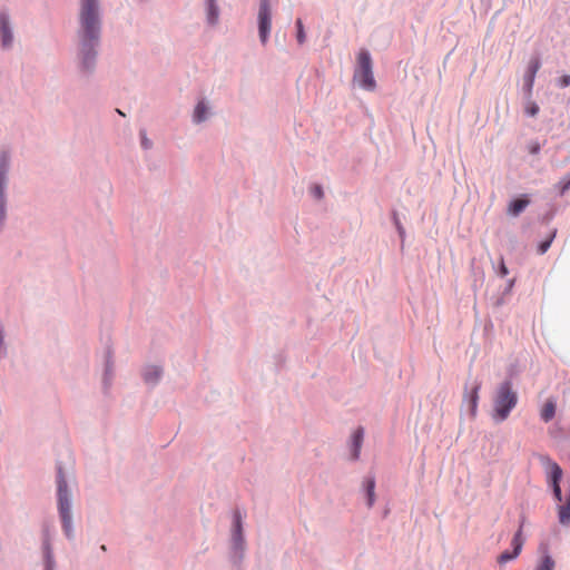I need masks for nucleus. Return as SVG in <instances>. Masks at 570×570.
I'll use <instances>...</instances> for the list:
<instances>
[{"mask_svg":"<svg viewBox=\"0 0 570 570\" xmlns=\"http://www.w3.org/2000/svg\"><path fill=\"white\" fill-rule=\"evenodd\" d=\"M80 55L83 69H90L94 65L96 51L95 47L100 36V17L98 0L80 1Z\"/></svg>","mask_w":570,"mask_h":570,"instance_id":"nucleus-1","label":"nucleus"},{"mask_svg":"<svg viewBox=\"0 0 570 570\" xmlns=\"http://www.w3.org/2000/svg\"><path fill=\"white\" fill-rule=\"evenodd\" d=\"M518 400V393L511 381L500 383L493 396L492 419L495 422L505 421L517 406Z\"/></svg>","mask_w":570,"mask_h":570,"instance_id":"nucleus-2","label":"nucleus"},{"mask_svg":"<svg viewBox=\"0 0 570 570\" xmlns=\"http://www.w3.org/2000/svg\"><path fill=\"white\" fill-rule=\"evenodd\" d=\"M353 81L365 90H374L376 82L373 76V63L367 50L361 49L357 55V63L353 75Z\"/></svg>","mask_w":570,"mask_h":570,"instance_id":"nucleus-3","label":"nucleus"},{"mask_svg":"<svg viewBox=\"0 0 570 570\" xmlns=\"http://www.w3.org/2000/svg\"><path fill=\"white\" fill-rule=\"evenodd\" d=\"M58 503L62 527L67 535H69L71 531L70 501L67 489V481L61 469L58 470Z\"/></svg>","mask_w":570,"mask_h":570,"instance_id":"nucleus-4","label":"nucleus"},{"mask_svg":"<svg viewBox=\"0 0 570 570\" xmlns=\"http://www.w3.org/2000/svg\"><path fill=\"white\" fill-rule=\"evenodd\" d=\"M272 26V12L269 0H261L258 10V31L263 45L267 42Z\"/></svg>","mask_w":570,"mask_h":570,"instance_id":"nucleus-5","label":"nucleus"},{"mask_svg":"<svg viewBox=\"0 0 570 570\" xmlns=\"http://www.w3.org/2000/svg\"><path fill=\"white\" fill-rule=\"evenodd\" d=\"M522 527H523V522H521L519 530L517 531V533L514 534V537L512 539L513 552H509V551L502 552L498 557L499 563H505V562L517 558L520 554L522 546H523Z\"/></svg>","mask_w":570,"mask_h":570,"instance_id":"nucleus-6","label":"nucleus"},{"mask_svg":"<svg viewBox=\"0 0 570 570\" xmlns=\"http://www.w3.org/2000/svg\"><path fill=\"white\" fill-rule=\"evenodd\" d=\"M8 169V158L2 156L0 159V224L6 218V199H4V186H6V173Z\"/></svg>","mask_w":570,"mask_h":570,"instance_id":"nucleus-7","label":"nucleus"},{"mask_svg":"<svg viewBox=\"0 0 570 570\" xmlns=\"http://www.w3.org/2000/svg\"><path fill=\"white\" fill-rule=\"evenodd\" d=\"M549 468H550V473H551V478L553 481V494L558 501H561L562 494H561L559 481L561 480V476H562V470L556 462H550Z\"/></svg>","mask_w":570,"mask_h":570,"instance_id":"nucleus-8","label":"nucleus"},{"mask_svg":"<svg viewBox=\"0 0 570 570\" xmlns=\"http://www.w3.org/2000/svg\"><path fill=\"white\" fill-rule=\"evenodd\" d=\"M541 67V62L538 58H532L529 62L527 73L524 76V83L528 89V91L532 90L534 78L538 72V70Z\"/></svg>","mask_w":570,"mask_h":570,"instance_id":"nucleus-9","label":"nucleus"},{"mask_svg":"<svg viewBox=\"0 0 570 570\" xmlns=\"http://www.w3.org/2000/svg\"><path fill=\"white\" fill-rule=\"evenodd\" d=\"M0 35L2 40V46L8 48L12 43V33L9 27V19L7 14L0 13Z\"/></svg>","mask_w":570,"mask_h":570,"instance_id":"nucleus-10","label":"nucleus"},{"mask_svg":"<svg viewBox=\"0 0 570 570\" xmlns=\"http://www.w3.org/2000/svg\"><path fill=\"white\" fill-rule=\"evenodd\" d=\"M364 438L363 428H358L352 435V459L357 460L360 456L362 443Z\"/></svg>","mask_w":570,"mask_h":570,"instance_id":"nucleus-11","label":"nucleus"},{"mask_svg":"<svg viewBox=\"0 0 570 570\" xmlns=\"http://www.w3.org/2000/svg\"><path fill=\"white\" fill-rule=\"evenodd\" d=\"M480 389H481V384L475 383L474 386L472 387V390L470 391V393L465 394V399H468L469 403H470V410H471L472 416H475V414H476Z\"/></svg>","mask_w":570,"mask_h":570,"instance_id":"nucleus-12","label":"nucleus"},{"mask_svg":"<svg viewBox=\"0 0 570 570\" xmlns=\"http://www.w3.org/2000/svg\"><path fill=\"white\" fill-rule=\"evenodd\" d=\"M556 415V402L548 400L540 411V416L544 422H550Z\"/></svg>","mask_w":570,"mask_h":570,"instance_id":"nucleus-13","label":"nucleus"},{"mask_svg":"<svg viewBox=\"0 0 570 570\" xmlns=\"http://www.w3.org/2000/svg\"><path fill=\"white\" fill-rule=\"evenodd\" d=\"M529 205V199L527 198H518L510 203L508 213L512 216H518L522 213L525 207Z\"/></svg>","mask_w":570,"mask_h":570,"instance_id":"nucleus-14","label":"nucleus"},{"mask_svg":"<svg viewBox=\"0 0 570 570\" xmlns=\"http://www.w3.org/2000/svg\"><path fill=\"white\" fill-rule=\"evenodd\" d=\"M365 488H366V493H367V505L372 507L375 501V492H374L375 480H374V478L371 476L365 480Z\"/></svg>","mask_w":570,"mask_h":570,"instance_id":"nucleus-15","label":"nucleus"},{"mask_svg":"<svg viewBox=\"0 0 570 570\" xmlns=\"http://www.w3.org/2000/svg\"><path fill=\"white\" fill-rule=\"evenodd\" d=\"M207 106L205 102L200 101L195 108L194 111V120L196 122L204 121L206 119Z\"/></svg>","mask_w":570,"mask_h":570,"instance_id":"nucleus-16","label":"nucleus"},{"mask_svg":"<svg viewBox=\"0 0 570 570\" xmlns=\"http://www.w3.org/2000/svg\"><path fill=\"white\" fill-rule=\"evenodd\" d=\"M159 376L160 370L156 366L148 368L144 374L145 381L150 383L156 382L159 379Z\"/></svg>","mask_w":570,"mask_h":570,"instance_id":"nucleus-17","label":"nucleus"},{"mask_svg":"<svg viewBox=\"0 0 570 570\" xmlns=\"http://www.w3.org/2000/svg\"><path fill=\"white\" fill-rule=\"evenodd\" d=\"M554 568V561L550 556H544L540 562V564L537 567V570H553Z\"/></svg>","mask_w":570,"mask_h":570,"instance_id":"nucleus-18","label":"nucleus"},{"mask_svg":"<svg viewBox=\"0 0 570 570\" xmlns=\"http://www.w3.org/2000/svg\"><path fill=\"white\" fill-rule=\"evenodd\" d=\"M296 28H297V35H296L297 41L299 45H303L305 42L306 36H305V31H304L303 21L299 18L296 20Z\"/></svg>","mask_w":570,"mask_h":570,"instance_id":"nucleus-19","label":"nucleus"},{"mask_svg":"<svg viewBox=\"0 0 570 570\" xmlns=\"http://www.w3.org/2000/svg\"><path fill=\"white\" fill-rule=\"evenodd\" d=\"M554 236H556V232H553L547 240L540 243V245L538 247L539 254H544L549 249Z\"/></svg>","mask_w":570,"mask_h":570,"instance_id":"nucleus-20","label":"nucleus"},{"mask_svg":"<svg viewBox=\"0 0 570 570\" xmlns=\"http://www.w3.org/2000/svg\"><path fill=\"white\" fill-rule=\"evenodd\" d=\"M234 523H235V534H236V539L240 538V532H242V517L238 512H235V515H234Z\"/></svg>","mask_w":570,"mask_h":570,"instance_id":"nucleus-21","label":"nucleus"},{"mask_svg":"<svg viewBox=\"0 0 570 570\" xmlns=\"http://www.w3.org/2000/svg\"><path fill=\"white\" fill-rule=\"evenodd\" d=\"M539 112V106L535 102H531L527 108V114L531 117L537 116Z\"/></svg>","mask_w":570,"mask_h":570,"instance_id":"nucleus-22","label":"nucleus"},{"mask_svg":"<svg viewBox=\"0 0 570 570\" xmlns=\"http://www.w3.org/2000/svg\"><path fill=\"white\" fill-rule=\"evenodd\" d=\"M311 193L313 194V196L317 199H321L323 197V189L320 185H314L312 188H311Z\"/></svg>","mask_w":570,"mask_h":570,"instance_id":"nucleus-23","label":"nucleus"},{"mask_svg":"<svg viewBox=\"0 0 570 570\" xmlns=\"http://www.w3.org/2000/svg\"><path fill=\"white\" fill-rule=\"evenodd\" d=\"M559 85L561 87H568L570 86V76L569 75H564L562 76L560 79H559Z\"/></svg>","mask_w":570,"mask_h":570,"instance_id":"nucleus-24","label":"nucleus"},{"mask_svg":"<svg viewBox=\"0 0 570 570\" xmlns=\"http://www.w3.org/2000/svg\"><path fill=\"white\" fill-rule=\"evenodd\" d=\"M216 18H217L216 8L213 4H210V8H209V20H210V22H215Z\"/></svg>","mask_w":570,"mask_h":570,"instance_id":"nucleus-25","label":"nucleus"},{"mask_svg":"<svg viewBox=\"0 0 570 570\" xmlns=\"http://www.w3.org/2000/svg\"><path fill=\"white\" fill-rule=\"evenodd\" d=\"M540 150V145L538 142H533L531 146H530V153L531 154H538Z\"/></svg>","mask_w":570,"mask_h":570,"instance_id":"nucleus-26","label":"nucleus"},{"mask_svg":"<svg viewBox=\"0 0 570 570\" xmlns=\"http://www.w3.org/2000/svg\"><path fill=\"white\" fill-rule=\"evenodd\" d=\"M508 273H509V271H508V268H507L505 264L502 262V263H501V266H500V275H501L502 277H504V276H507V275H508Z\"/></svg>","mask_w":570,"mask_h":570,"instance_id":"nucleus-27","label":"nucleus"},{"mask_svg":"<svg viewBox=\"0 0 570 570\" xmlns=\"http://www.w3.org/2000/svg\"><path fill=\"white\" fill-rule=\"evenodd\" d=\"M141 144L145 148H148L150 146V141L145 137L144 134H141Z\"/></svg>","mask_w":570,"mask_h":570,"instance_id":"nucleus-28","label":"nucleus"}]
</instances>
